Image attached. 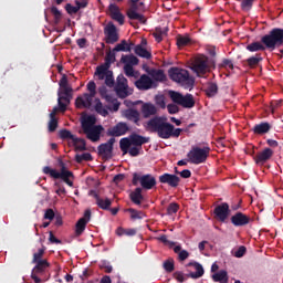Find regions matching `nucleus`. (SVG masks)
Returning <instances> with one entry per match:
<instances>
[{"mask_svg": "<svg viewBox=\"0 0 283 283\" xmlns=\"http://www.w3.org/2000/svg\"><path fill=\"white\" fill-rule=\"evenodd\" d=\"M43 255H45V248H41L33 254L32 264L43 261Z\"/></svg>", "mask_w": 283, "mask_h": 283, "instance_id": "8fccbe9b", "label": "nucleus"}, {"mask_svg": "<svg viewBox=\"0 0 283 283\" xmlns=\"http://www.w3.org/2000/svg\"><path fill=\"white\" fill-rule=\"evenodd\" d=\"M230 222L233 227H247L253 222V219L244 212H235L231 218Z\"/></svg>", "mask_w": 283, "mask_h": 283, "instance_id": "2eb2a0df", "label": "nucleus"}, {"mask_svg": "<svg viewBox=\"0 0 283 283\" xmlns=\"http://www.w3.org/2000/svg\"><path fill=\"white\" fill-rule=\"evenodd\" d=\"M92 101H94V95L85 93L83 96L76 97L75 107H77V109H81L83 107L85 109H90V107H92Z\"/></svg>", "mask_w": 283, "mask_h": 283, "instance_id": "b1692460", "label": "nucleus"}, {"mask_svg": "<svg viewBox=\"0 0 283 283\" xmlns=\"http://www.w3.org/2000/svg\"><path fill=\"white\" fill-rule=\"evenodd\" d=\"M214 218L219 222H227L229 219V214L231 213V210L229 209V203L222 202L221 205L217 206L213 210Z\"/></svg>", "mask_w": 283, "mask_h": 283, "instance_id": "dca6fc26", "label": "nucleus"}, {"mask_svg": "<svg viewBox=\"0 0 283 283\" xmlns=\"http://www.w3.org/2000/svg\"><path fill=\"white\" fill-rule=\"evenodd\" d=\"M124 72H125L126 76H134V66H132L129 64H125Z\"/></svg>", "mask_w": 283, "mask_h": 283, "instance_id": "774afa93", "label": "nucleus"}, {"mask_svg": "<svg viewBox=\"0 0 283 283\" xmlns=\"http://www.w3.org/2000/svg\"><path fill=\"white\" fill-rule=\"evenodd\" d=\"M135 86L137 90L147 91L156 87V82L149 77L147 74H143L136 82Z\"/></svg>", "mask_w": 283, "mask_h": 283, "instance_id": "a211bd4d", "label": "nucleus"}, {"mask_svg": "<svg viewBox=\"0 0 283 283\" xmlns=\"http://www.w3.org/2000/svg\"><path fill=\"white\" fill-rule=\"evenodd\" d=\"M114 143H116V138L112 137L107 140V143L101 144L97 147L98 156H102L105 160H109L114 156Z\"/></svg>", "mask_w": 283, "mask_h": 283, "instance_id": "f8f14e48", "label": "nucleus"}, {"mask_svg": "<svg viewBox=\"0 0 283 283\" xmlns=\"http://www.w3.org/2000/svg\"><path fill=\"white\" fill-rule=\"evenodd\" d=\"M247 50L249 52H264V50H266V46H264V44H262L261 42H252L247 45Z\"/></svg>", "mask_w": 283, "mask_h": 283, "instance_id": "e433bc0d", "label": "nucleus"}, {"mask_svg": "<svg viewBox=\"0 0 283 283\" xmlns=\"http://www.w3.org/2000/svg\"><path fill=\"white\" fill-rule=\"evenodd\" d=\"M125 118L127 120H130V123H134L137 125V127H140V113L134 108H128L124 113Z\"/></svg>", "mask_w": 283, "mask_h": 283, "instance_id": "cd10ccee", "label": "nucleus"}, {"mask_svg": "<svg viewBox=\"0 0 283 283\" xmlns=\"http://www.w3.org/2000/svg\"><path fill=\"white\" fill-rule=\"evenodd\" d=\"M113 52H132V45L127 43V40H122L120 43L115 45Z\"/></svg>", "mask_w": 283, "mask_h": 283, "instance_id": "c9c22d12", "label": "nucleus"}, {"mask_svg": "<svg viewBox=\"0 0 283 283\" xmlns=\"http://www.w3.org/2000/svg\"><path fill=\"white\" fill-rule=\"evenodd\" d=\"M191 43V38L189 35H178L177 36V45L178 48H185Z\"/></svg>", "mask_w": 283, "mask_h": 283, "instance_id": "a18cd8bd", "label": "nucleus"}, {"mask_svg": "<svg viewBox=\"0 0 283 283\" xmlns=\"http://www.w3.org/2000/svg\"><path fill=\"white\" fill-rule=\"evenodd\" d=\"M132 184L134 187H138L140 185V189H145L146 191H149L156 187L157 181L156 177H154L151 174L147 175H140L138 172L133 174Z\"/></svg>", "mask_w": 283, "mask_h": 283, "instance_id": "1a4fd4ad", "label": "nucleus"}, {"mask_svg": "<svg viewBox=\"0 0 283 283\" xmlns=\"http://www.w3.org/2000/svg\"><path fill=\"white\" fill-rule=\"evenodd\" d=\"M59 136L62 140H72V143H74V139L76 138V136H74L72 132L65 128L59 132Z\"/></svg>", "mask_w": 283, "mask_h": 283, "instance_id": "37998d69", "label": "nucleus"}, {"mask_svg": "<svg viewBox=\"0 0 283 283\" xmlns=\"http://www.w3.org/2000/svg\"><path fill=\"white\" fill-rule=\"evenodd\" d=\"M99 269L104 271V273H112V271H114V268L107 262L99 264Z\"/></svg>", "mask_w": 283, "mask_h": 283, "instance_id": "680f3d73", "label": "nucleus"}, {"mask_svg": "<svg viewBox=\"0 0 283 283\" xmlns=\"http://www.w3.org/2000/svg\"><path fill=\"white\" fill-rule=\"evenodd\" d=\"M157 240L159 241V242H163V244H166V247H176V242H174V241H169L168 239H167V234H161L160 237H158L157 238Z\"/></svg>", "mask_w": 283, "mask_h": 283, "instance_id": "4d7b16f0", "label": "nucleus"}, {"mask_svg": "<svg viewBox=\"0 0 283 283\" xmlns=\"http://www.w3.org/2000/svg\"><path fill=\"white\" fill-rule=\"evenodd\" d=\"M126 15L130 21H139V23H147L145 15L138 13V4L132 2L130 8L126 11Z\"/></svg>", "mask_w": 283, "mask_h": 283, "instance_id": "6ab92c4d", "label": "nucleus"}, {"mask_svg": "<svg viewBox=\"0 0 283 283\" xmlns=\"http://www.w3.org/2000/svg\"><path fill=\"white\" fill-rule=\"evenodd\" d=\"M96 124V117L90 115L82 122V129L86 135L88 140L92 143H98L101 140V132H103V126H94Z\"/></svg>", "mask_w": 283, "mask_h": 283, "instance_id": "20e7f679", "label": "nucleus"}, {"mask_svg": "<svg viewBox=\"0 0 283 283\" xmlns=\"http://www.w3.org/2000/svg\"><path fill=\"white\" fill-rule=\"evenodd\" d=\"M126 211L130 213L132 220H143V216H145L143 211H138L134 208H128Z\"/></svg>", "mask_w": 283, "mask_h": 283, "instance_id": "de8ad7c7", "label": "nucleus"}, {"mask_svg": "<svg viewBox=\"0 0 283 283\" xmlns=\"http://www.w3.org/2000/svg\"><path fill=\"white\" fill-rule=\"evenodd\" d=\"M169 96L172 102L181 107H186L187 109H191V107L196 106V99H193V95L186 94L185 96L176 91H170Z\"/></svg>", "mask_w": 283, "mask_h": 283, "instance_id": "9b49d317", "label": "nucleus"}, {"mask_svg": "<svg viewBox=\"0 0 283 283\" xmlns=\"http://www.w3.org/2000/svg\"><path fill=\"white\" fill-rule=\"evenodd\" d=\"M95 112L97 114H99L101 116H108L109 112L107 111V108L103 107V102H101V99L95 98Z\"/></svg>", "mask_w": 283, "mask_h": 283, "instance_id": "ea45409f", "label": "nucleus"}, {"mask_svg": "<svg viewBox=\"0 0 283 283\" xmlns=\"http://www.w3.org/2000/svg\"><path fill=\"white\" fill-rule=\"evenodd\" d=\"M57 127H59V119H56V117H50L49 132L54 133L56 132Z\"/></svg>", "mask_w": 283, "mask_h": 283, "instance_id": "5fc2aeb1", "label": "nucleus"}, {"mask_svg": "<svg viewBox=\"0 0 283 283\" xmlns=\"http://www.w3.org/2000/svg\"><path fill=\"white\" fill-rule=\"evenodd\" d=\"M271 158H273V149L265 148L255 155L254 161L256 165L262 167V165H266V163H269V160H271Z\"/></svg>", "mask_w": 283, "mask_h": 283, "instance_id": "4be33fe9", "label": "nucleus"}, {"mask_svg": "<svg viewBox=\"0 0 283 283\" xmlns=\"http://www.w3.org/2000/svg\"><path fill=\"white\" fill-rule=\"evenodd\" d=\"M50 269V262L48 260L36 261L33 268L34 273H45V270Z\"/></svg>", "mask_w": 283, "mask_h": 283, "instance_id": "2f4dec72", "label": "nucleus"}, {"mask_svg": "<svg viewBox=\"0 0 283 283\" xmlns=\"http://www.w3.org/2000/svg\"><path fill=\"white\" fill-rule=\"evenodd\" d=\"M129 198L134 205H143V200H145V197L143 196V188H135V190L129 193Z\"/></svg>", "mask_w": 283, "mask_h": 283, "instance_id": "c756f323", "label": "nucleus"}, {"mask_svg": "<svg viewBox=\"0 0 283 283\" xmlns=\"http://www.w3.org/2000/svg\"><path fill=\"white\" fill-rule=\"evenodd\" d=\"M221 67H226V70H233V62L229 59H224L222 61Z\"/></svg>", "mask_w": 283, "mask_h": 283, "instance_id": "338daca9", "label": "nucleus"}, {"mask_svg": "<svg viewBox=\"0 0 283 283\" xmlns=\"http://www.w3.org/2000/svg\"><path fill=\"white\" fill-rule=\"evenodd\" d=\"M51 13L53 14L54 17V23L56 25H59V23H61V17H62V13L59 11V8L56 7H51Z\"/></svg>", "mask_w": 283, "mask_h": 283, "instance_id": "603ef678", "label": "nucleus"}, {"mask_svg": "<svg viewBox=\"0 0 283 283\" xmlns=\"http://www.w3.org/2000/svg\"><path fill=\"white\" fill-rule=\"evenodd\" d=\"M96 205L103 211H109V209H112V199H109V198H99L96 201Z\"/></svg>", "mask_w": 283, "mask_h": 283, "instance_id": "72a5a7b5", "label": "nucleus"}, {"mask_svg": "<svg viewBox=\"0 0 283 283\" xmlns=\"http://www.w3.org/2000/svg\"><path fill=\"white\" fill-rule=\"evenodd\" d=\"M60 90L57 92V105L59 107H54L50 113V118H56V112H66L67 104L70 103V96H72V86H70V82L67 81V75H63L59 82Z\"/></svg>", "mask_w": 283, "mask_h": 283, "instance_id": "f03ea898", "label": "nucleus"}, {"mask_svg": "<svg viewBox=\"0 0 283 283\" xmlns=\"http://www.w3.org/2000/svg\"><path fill=\"white\" fill-rule=\"evenodd\" d=\"M150 138L145 137L143 135L132 133L129 137H124L119 140V148L123 154H127L129 151V147H139L143 148V145H147L149 143Z\"/></svg>", "mask_w": 283, "mask_h": 283, "instance_id": "39448f33", "label": "nucleus"}, {"mask_svg": "<svg viewBox=\"0 0 283 283\" xmlns=\"http://www.w3.org/2000/svg\"><path fill=\"white\" fill-rule=\"evenodd\" d=\"M252 132L256 136H264V134H269V132H271V125L269 124V122H262L260 124L254 125Z\"/></svg>", "mask_w": 283, "mask_h": 283, "instance_id": "c85d7f7f", "label": "nucleus"}, {"mask_svg": "<svg viewBox=\"0 0 283 283\" xmlns=\"http://www.w3.org/2000/svg\"><path fill=\"white\" fill-rule=\"evenodd\" d=\"M170 81L179 83L185 90L193 88L196 81L189 75V71L172 66L168 70Z\"/></svg>", "mask_w": 283, "mask_h": 283, "instance_id": "7ed1b4c3", "label": "nucleus"}, {"mask_svg": "<svg viewBox=\"0 0 283 283\" xmlns=\"http://www.w3.org/2000/svg\"><path fill=\"white\" fill-rule=\"evenodd\" d=\"M85 227H87V220H85V218H81L75 224L76 235H82L83 231H85Z\"/></svg>", "mask_w": 283, "mask_h": 283, "instance_id": "a19ab883", "label": "nucleus"}, {"mask_svg": "<svg viewBox=\"0 0 283 283\" xmlns=\"http://www.w3.org/2000/svg\"><path fill=\"white\" fill-rule=\"evenodd\" d=\"M130 130L129 125L125 122H119L115 126L108 128L107 136L119 137L125 136Z\"/></svg>", "mask_w": 283, "mask_h": 283, "instance_id": "f3484780", "label": "nucleus"}, {"mask_svg": "<svg viewBox=\"0 0 283 283\" xmlns=\"http://www.w3.org/2000/svg\"><path fill=\"white\" fill-rule=\"evenodd\" d=\"M167 34L166 30H163L161 28H156L155 32L153 33V36L157 41V43H160L163 41V36Z\"/></svg>", "mask_w": 283, "mask_h": 283, "instance_id": "3c124183", "label": "nucleus"}, {"mask_svg": "<svg viewBox=\"0 0 283 283\" xmlns=\"http://www.w3.org/2000/svg\"><path fill=\"white\" fill-rule=\"evenodd\" d=\"M108 12L113 21H116L119 25H125V15L120 12V8H118V6L111 3L108 6Z\"/></svg>", "mask_w": 283, "mask_h": 283, "instance_id": "412c9836", "label": "nucleus"}, {"mask_svg": "<svg viewBox=\"0 0 283 283\" xmlns=\"http://www.w3.org/2000/svg\"><path fill=\"white\" fill-rule=\"evenodd\" d=\"M75 160L76 163H83V160L88 163L90 160H92V154L83 153L82 155H75Z\"/></svg>", "mask_w": 283, "mask_h": 283, "instance_id": "864d4df0", "label": "nucleus"}, {"mask_svg": "<svg viewBox=\"0 0 283 283\" xmlns=\"http://www.w3.org/2000/svg\"><path fill=\"white\" fill-rule=\"evenodd\" d=\"M206 94L208 98H213L218 94V84L210 82L206 88Z\"/></svg>", "mask_w": 283, "mask_h": 283, "instance_id": "58836bf2", "label": "nucleus"}, {"mask_svg": "<svg viewBox=\"0 0 283 283\" xmlns=\"http://www.w3.org/2000/svg\"><path fill=\"white\" fill-rule=\"evenodd\" d=\"M96 76L98 77L99 81H105V85L107 87H114L115 81H114V72L107 69L103 73L96 69L95 71Z\"/></svg>", "mask_w": 283, "mask_h": 283, "instance_id": "393cba45", "label": "nucleus"}, {"mask_svg": "<svg viewBox=\"0 0 283 283\" xmlns=\"http://www.w3.org/2000/svg\"><path fill=\"white\" fill-rule=\"evenodd\" d=\"M261 43H263V45H265V48L269 50H275L277 45L283 44V29H272L269 34L262 36Z\"/></svg>", "mask_w": 283, "mask_h": 283, "instance_id": "0eeeda50", "label": "nucleus"}, {"mask_svg": "<svg viewBox=\"0 0 283 283\" xmlns=\"http://www.w3.org/2000/svg\"><path fill=\"white\" fill-rule=\"evenodd\" d=\"M143 148H139V146H133L130 148H128L127 154H129V156H132L133 158H136V156H140V150Z\"/></svg>", "mask_w": 283, "mask_h": 283, "instance_id": "052dcab7", "label": "nucleus"}, {"mask_svg": "<svg viewBox=\"0 0 283 283\" xmlns=\"http://www.w3.org/2000/svg\"><path fill=\"white\" fill-rule=\"evenodd\" d=\"M73 146L75 147L76 151H85V149H87L85 139L78 137H75V139H73Z\"/></svg>", "mask_w": 283, "mask_h": 283, "instance_id": "79ce46f5", "label": "nucleus"}, {"mask_svg": "<svg viewBox=\"0 0 283 283\" xmlns=\"http://www.w3.org/2000/svg\"><path fill=\"white\" fill-rule=\"evenodd\" d=\"M129 85L127 84V77L119 74L116 80L115 92L119 98H127L129 93H127Z\"/></svg>", "mask_w": 283, "mask_h": 283, "instance_id": "4468645a", "label": "nucleus"}, {"mask_svg": "<svg viewBox=\"0 0 283 283\" xmlns=\"http://www.w3.org/2000/svg\"><path fill=\"white\" fill-rule=\"evenodd\" d=\"M142 114L144 118H151V116H156V114H158V107L153 103H144L142 105Z\"/></svg>", "mask_w": 283, "mask_h": 283, "instance_id": "bb28decb", "label": "nucleus"}, {"mask_svg": "<svg viewBox=\"0 0 283 283\" xmlns=\"http://www.w3.org/2000/svg\"><path fill=\"white\" fill-rule=\"evenodd\" d=\"M178 209H180V206L176 202H171L168 207H167V214L168 216H174V213H178Z\"/></svg>", "mask_w": 283, "mask_h": 283, "instance_id": "6e6d98bb", "label": "nucleus"}, {"mask_svg": "<svg viewBox=\"0 0 283 283\" xmlns=\"http://www.w3.org/2000/svg\"><path fill=\"white\" fill-rule=\"evenodd\" d=\"M120 63H124L125 65H130L134 67V65H138L139 61H138V57H136L134 54H130V55H122Z\"/></svg>", "mask_w": 283, "mask_h": 283, "instance_id": "473e14b6", "label": "nucleus"}, {"mask_svg": "<svg viewBox=\"0 0 283 283\" xmlns=\"http://www.w3.org/2000/svg\"><path fill=\"white\" fill-rule=\"evenodd\" d=\"M211 65L216 67V62H213V60H209L208 56L200 55L196 57L192 70L197 73V76H205L207 72H211Z\"/></svg>", "mask_w": 283, "mask_h": 283, "instance_id": "9d476101", "label": "nucleus"}, {"mask_svg": "<svg viewBox=\"0 0 283 283\" xmlns=\"http://www.w3.org/2000/svg\"><path fill=\"white\" fill-rule=\"evenodd\" d=\"M98 92L102 98H105L108 103H112V97L107 94V87L101 86Z\"/></svg>", "mask_w": 283, "mask_h": 283, "instance_id": "13d9d810", "label": "nucleus"}, {"mask_svg": "<svg viewBox=\"0 0 283 283\" xmlns=\"http://www.w3.org/2000/svg\"><path fill=\"white\" fill-rule=\"evenodd\" d=\"M104 34L106 36V43L108 45H114V43H118V29L114 22H108L104 28Z\"/></svg>", "mask_w": 283, "mask_h": 283, "instance_id": "ddd939ff", "label": "nucleus"}, {"mask_svg": "<svg viewBox=\"0 0 283 283\" xmlns=\"http://www.w3.org/2000/svg\"><path fill=\"white\" fill-rule=\"evenodd\" d=\"M209 154H211V148L209 146H206L203 148L195 146L187 154V158L189 163H191V165H202V163H207Z\"/></svg>", "mask_w": 283, "mask_h": 283, "instance_id": "6e6552de", "label": "nucleus"}, {"mask_svg": "<svg viewBox=\"0 0 283 283\" xmlns=\"http://www.w3.org/2000/svg\"><path fill=\"white\" fill-rule=\"evenodd\" d=\"M172 277H174L175 280H177V282H179V283L185 282V273H182V272H180V271L174 272Z\"/></svg>", "mask_w": 283, "mask_h": 283, "instance_id": "69168bd1", "label": "nucleus"}, {"mask_svg": "<svg viewBox=\"0 0 283 283\" xmlns=\"http://www.w3.org/2000/svg\"><path fill=\"white\" fill-rule=\"evenodd\" d=\"M187 268L192 266L195 269L196 272H190L188 274H186V277H191V280H200V277H202V275H205V268L202 266V264L192 261L186 264Z\"/></svg>", "mask_w": 283, "mask_h": 283, "instance_id": "5701e85b", "label": "nucleus"}, {"mask_svg": "<svg viewBox=\"0 0 283 283\" xmlns=\"http://www.w3.org/2000/svg\"><path fill=\"white\" fill-rule=\"evenodd\" d=\"M147 132L157 134L159 138L167 140L169 138H180L182 134L181 128H176L171 123L167 122V118L161 116H155L146 123Z\"/></svg>", "mask_w": 283, "mask_h": 283, "instance_id": "f257e3e1", "label": "nucleus"}, {"mask_svg": "<svg viewBox=\"0 0 283 283\" xmlns=\"http://www.w3.org/2000/svg\"><path fill=\"white\" fill-rule=\"evenodd\" d=\"M65 10L67 12V14H76L78 12V7H74L71 3H66L65 6Z\"/></svg>", "mask_w": 283, "mask_h": 283, "instance_id": "e2e57ef3", "label": "nucleus"}, {"mask_svg": "<svg viewBox=\"0 0 283 283\" xmlns=\"http://www.w3.org/2000/svg\"><path fill=\"white\" fill-rule=\"evenodd\" d=\"M148 74L151 76V78H154V81L159 83H165V81H167V75H165V71L163 70L153 69L148 71Z\"/></svg>", "mask_w": 283, "mask_h": 283, "instance_id": "7c9ffc66", "label": "nucleus"}, {"mask_svg": "<svg viewBox=\"0 0 283 283\" xmlns=\"http://www.w3.org/2000/svg\"><path fill=\"white\" fill-rule=\"evenodd\" d=\"M159 182H161V185H168V187L176 189V187L180 185V177L171 175L169 172H165L164 175L159 176Z\"/></svg>", "mask_w": 283, "mask_h": 283, "instance_id": "aec40b11", "label": "nucleus"}, {"mask_svg": "<svg viewBox=\"0 0 283 283\" xmlns=\"http://www.w3.org/2000/svg\"><path fill=\"white\" fill-rule=\"evenodd\" d=\"M61 172L56 171V169H52L49 166H45L43 168V174L46 176H51V178H54L55 180H63L69 187H74V182L70 180L71 178H74V174L65 167V163L60 161Z\"/></svg>", "mask_w": 283, "mask_h": 283, "instance_id": "423d86ee", "label": "nucleus"}, {"mask_svg": "<svg viewBox=\"0 0 283 283\" xmlns=\"http://www.w3.org/2000/svg\"><path fill=\"white\" fill-rule=\"evenodd\" d=\"M229 277V274L224 270H220L219 272L212 275L213 282H223Z\"/></svg>", "mask_w": 283, "mask_h": 283, "instance_id": "49530a36", "label": "nucleus"}, {"mask_svg": "<svg viewBox=\"0 0 283 283\" xmlns=\"http://www.w3.org/2000/svg\"><path fill=\"white\" fill-rule=\"evenodd\" d=\"M166 273H174L176 265L174 264V259H168L163 264Z\"/></svg>", "mask_w": 283, "mask_h": 283, "instance_id": "09e8293b", "label": "nucleus"}, {"mask_svg": "<svg viewBox=\"0 0 283 283\" xmlns=\"http://www.w3.org/2000/svg\"><path fill=\"white\" fill-rule=\"evenodd\" d=\"M247 253V247L241 245L239 249L234 252V258H244Z\"/></svg>", "mask_w": 283, "mask_h": 283, "instance_id": "0e129e2a", "label": "nucleus"}, {"mask_svg": "<svg viewBox=\"0 0 283 283\" xmlns=\"http://www.w3.org/2000/svg\"><path fill=\"white\" fill-rule=\"evenodd\" d=\"M135 54H137V56H140L142 59H151V52L143 48V44H137L135 46Z\"/></svg>", "mask_w": 283, "mask_h": 283, "instance_id": "f704fd0d", "label": "nucleus"}, {"mask_svg": "<svg viewBox=\"0 0 283 283\" xmlns=\"http://www.w3.org/2000/svg\"><path fill=\"white\" fill-rule=\"evenodd\" d=\"M155 103L156 105L161 107V109H165V107H167V104L165 103V95H156Z\"/></svg>", "mask_w": 283, "mask_h": 283, "instance_id": "bf43d9fd", "label": "nucleus"}, {"mask_svg": "<svg viewBox=\"0 0 283 283\" xmlns=\"http://www.w3.org/2000/svg\"><path fill=\"white\" fill-rule=\"evenodd\" d=\"M262 61V56L260 54H256L255 56H251L247 60V63L249 65V67L253 69V67H258V65H260Z\"/></svg>", "mask_w": 283, "mask_h": 283, "instance_id": "c03bdc74", "label": "nucleus"}, {"mask_svg": "<svg viewBox=\"0 0 283 283\" xmlns=\"http://www.w3.org/2000/svg\"><path fill=\"white\" fill-rule=\"evenodd\" d=\"M112 63H116V51H108L105 56V62L97 66L98 72H107L112 67Z\"/></svg>", "mask_w": 283, "mask_h": 283, "instance_id": "a878e982", "label": "nucleus"}, {"mask_svg": "<svg viewBox=\"0 0 283 283\" xmlns=\"http://www.w3.org/2000/svg\"><path fill=\"white\" fill-rule=\"evenodd\" d=\"M240 1V8L242 12H251L253 10V4L255 3V0H237Z\"/></svg>", "mask_w": 283, "mask_h": 283, "instance_id": "4c0bfd02", "label": "nucleus"}]
</instances>
